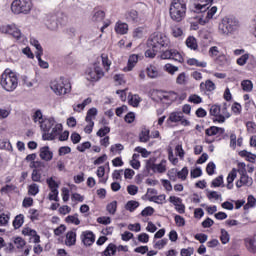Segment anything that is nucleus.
<instances>
[{"mask_svg":"<svg viewBox=\"0 0 256 256\" xmlns=\"http://www.w3.org/2000/svg\"><path fill=\"white\" fill-rule=\"evenodd\" d=\"M199 3L194 4V12L195 13H206V18H199V25H206L209 23V19H213L215 13H217V6H213L211 9V5L213 4V0H198ZM207 11V12H206Z\"/></svg>","mask_w":256,"mask_h":256,"instance_id":"obj_1","label":"nucleus"},{"mask_svg":"<svg viewBox=\"0 0 256 256\" xmlns=\"http://www.w3.org/2000/svg\"><path fill=\"white\" fill-rule=\"evenodd\" d=\"M0 85L4 91L11 93L17 89L19 85V78L15 72H12L11 69L6 68L1 74Z\"/></svg>","mask_w":256,"mask_h":256,"instance_id":"obj_2","label":"nucleus"},{"mask_svg":"<svg viewBox=\"0 0 256 256\" xmlns=\"http://www.w3.org/2000/svg\"><path fill=\"white\" fill-rule=\"evenodd\" d=\"M169 13L172 21L181 23L187 15V4L183 0H172Z\"/></svg>","mask_w":256,"mask_h":256,"instance_id":"obj_3","label":"nucleus"},{"mask_svg":"<svg viewBox=\"0 0 256 256\" xmlns=\"http://www.w3.org/2000/svg\"><path fill=\"white\" fill-rule=\"evenodd\" d=\"M169 43V38H167L165 34L161 32H155L149 37L147 46L160 51V49H163V47H169Z\"/></svg>","mask_w":256,"mask_h":256,"instance_id":"obj_4","label":"nucleus"},{"mask_svg":"<svg viewBox=\"0 0 256 256\" xmlns=\"http://www.w3.org/2000/svg\"><path fill=\"white\" fill-rule=\"evenodd\" d=\"M33 9L31 0H14L11 4V11L14 15H29Z\"/></svg>","mask_w":256,"mask_h":256,"instance_id":"obj_5","label":"nucleus"},{"mask_svg":"<svg viewBox=\"0 0 256 256\" xmlns=\"http://www.w3.org/2000/svg\"><path fill=\"white\" fill-rule=\"evenodd\" d=\"M239 28V20L235 17L226 16L219 24V31L222 35H231Z\"/></svg>","mask_w":256,"mask_h":256,"instance_id":"obj_6","label":"nucleus"},{"mask_svg":"<svg viewBox=\"0 0 256 256\" xmlns=\"http://www.w3.org/2000/svg\"><path fill=\"white\" fill-rule=\"evenodd\" d=\"M52 91L56 95H67V93H71V82L69 80L61 77L59 80H54L50 85Z\"/></svg>","mask_w":256,"mask_h":256,"instance_id":"obj_7","label":"nucleus"},{"mask_svg":"<svg viewBox=\"0 0 256 256\" xmlns=\"http://www.w3.org/2000/svg\"><path fill=\"white\" fill-rule=\"evenodd\" d=\"M88 81L97 82L105 77V72L101 66L94 65V68H88L86 70Z\"/></svg>","mask_w":256,"mask_h":256,"instance_id":"obj_8","label":"nucleus"},{"mask_svg":"<svg viewBox=\"0 0 256 256\" xmlns=\"http://www.w3.org/2000/svg\"><path fill=\"white\" fill-rule=\"evenodd\" d=\"M46 183L51 191L48 199L50 201H59V185L57 184V181H55L53 177H50L46 180Z\"/></svg>","mask_w":256,"mask_h":256,"instance_id":"obj_9","label":"nucleus"},{"mask_svg":"<svg viewBox=\"0 0 256 256\" xmlns=\"http://www.w3.org/2000/svg\"><path fill=\"white\" fill-rule=\"evenodd\" d=\"M161 59H172V61H176L177 63H183L185 59L183 55L179 53L176 49L166 50L161 54Z\"/></svg>","mask_w":256,"mask_h":256,"instance_id":"obj_10","label":"nucleus"},{"mask_svg":"<svg viewBox=\"0 0 256 256\" xmlns=\"http://www.w3.org/2000/svg\"><path fill=\"white\" fill-rule=\"evenodd\" d=\"M0 31L2 33H7L8 35H12V37H14V39H17V41H19V39H21V37H23L21 30L13 24L1 26Z\"/></svg>","mask_w":256,"mask_h":256,"instance_id":"obj_11","label":"nucleus"},{"mask_svg":"<svg viewBox=\"0 0 256 256\" xmlns=\"http://www.w3.org/2000/svg\"><path fill=\"white\" fill-rule=\"evenodd\" d=\"M239 173L241 176H240V179L236 182V187L238 189H241V187H243L244 185L246 187H251V185H253V178L247 175L246 170H239Z\"/></svg>","mask_w":256,"mask_h":256,"instance_id":"obj_12","label":"nucleus"},{"mask_svg":"<svg viewBox=\"0 0 256 256\" xmlns=\"http://www.w3.org/2000/svg\"><path fill=\"white\" fill-rule=\"evenodd\" d=\"M81 240L86 247H91L95 243V234L92 231H84L81 234Z\"/></svg>","mask_w":256,"mask_h":256,"instance_id":"obj_13","label":"nucleus"},{"mask_svg":"<svg viewBox=\"0 0 256 256\" xmlns=\"http://www.w3.org/2000/svg\"><path fill=\"white\" fill-rule=\"evenodd\" d=\"M46 27L50 29V31H57L59 28V20L56 14L48 15L46 20Z\"/></svg>","mask_w":256,"mask_h":256,"instance_id":"obj_14","label":"nucleus"},{"mask_svg":"<svg viewBox=\"0 0 256 256\" xmlns=\"http://www.w3.org/2000/svg\"><path fill=\"white\" fill-rule=\"evenodd\" d=\"M55 127V118H46L40 121V128L44 133H50L51 129Z\"/></svg>","mask_w":256,"mask_h":256,"instance_id":"obj_15","label":"nucleus"},{"mask_svg":"<svg viewBox=\"0 0 256 256\" xmlns=\"http://www.w3.org/2000/svg\"><path fill=\"white\" fill-rule=\"evenodd\" d=\"M63 130V125L57 124L55 127L52 128V131L50 133H44L42 135V139L44 141H53L55 139V135L59 133V131Z\"/></svg>","mask_w":256,"mask_h":256,"instance_id":"obj_16","label":"nucleus"},{"mask_svg":"<svg viewBox=\"0 0 256 256\" xmlns=\"http://www.w3.org/2000/svg\"><path fill=\"white\" fill-rule=\"evenodd\" d=\"M218 133L219 135H223V133H225V128L210 126L205 130L206 137H215V135H218Z\"/></svg>","mask_w":256,"mask_h":256,"instance_id":"obj_17","label":"nucleus"},{"mask_svg":"<svg viewBox=\"0 0 256 256\" xmlns=\"http://www.w3.org/2000/svg\"><path fill=\"white\" fill-rule=\"evenodd\" d=\"M143 58V56H139L137 54H132L129 56L127 67L124 68V71H133L135 65H137L139 59Z\"/></svg>","mask_w":256,"mask_h":256,"instance_id":"obj_18","label":"nucleus"},{"mask_svg":"<svg viewBox=\"0 0 256 256\" xmlns=\"http://www.w3.org/2000/svg\"><path fill=\"white\" fill-rule=\"evenodd\" d=\"M40 159L43 161H51L53 153L49 150V146H44L40 149Z\"/></svg>","mask_w":256,"mask_h":256,"instance_id":"obj_19","label":"nucleus"},{"mask_svg":"<svg viewBox=\"0 0 256 256\" xmlns=\"http://www.w3.org/2000/svg\"><path fill=\"white\" fill-rule=\"evenodd\" d=\"M115 31L118 35H127L129 31V25H127V23L118 21L115 25Z\"/></svg>","mask_w":256,"mask_h":256,"instance_id":"obj_20","label":"nucleus"},{"mask_svg":"<svg viewBox=\"0 0 256 256\" xmlns=\"http://www.w3.org/2000/svg\"><path fill=\"white\" fill-rule=\"evenodd\" d=\"M183 112H172L170 113L166 123L169 125L170 123H179L181 119H183Z\"/></svg>","mask_w":256,"mask_h":256,"instance_id":"obj_21","label":"nucleus"},{"mask_svg":"<svg viewBox=\"0 0 256 256\" xmlns=\"http://www.w3.org/2000/svg\"><path fill=\"white\" fill-rule=\"evenodd\" d=\"M245 247L249 253H256V239L246 238L244 239Z\"/></svg>","mask_w":256,"mask_h":256,"instance_id":"obj_22","label":"nucleus"},{"mask_svg":"<svg viewBox=\"0 0 256 256\" xmlns=\"http://www.w3.org/2000/svg\"><path fill=\"white\" fill-rule=\"evenodd\" d=\"M65 243L68 247H72V245H75V243H77V233L73 231L67 232Z\"/></svg>","mask_w":256,"mask_h":256,"instance_id":"obj_23","label":"nucleus"},{"mask_svg":"<svg viewBox=\"0 0 256 256\" xmlns=\"http://www.w3.org/2000/svg\"><path fill=\"white\" fill-rule=\"evenodd\" d=\"M146 74L149 79H157L159 77V70L154 65H150L146 68Z\"/></svg>","mask_w":256,"mask_h":256,"instance_id":"obj_24","label":"nucleus"},{"mask_svg":"<svg viewBox=\"0 0 256 256\" xmlns=\"http://www.w3.org/2000/svg\"><path fill=\"white\" fill-rule=\"evenodd\" d=\"M126 19L130 23H137L139 21V12L137 10H130L126 13Z\"/></svg>","mask_w":256,"mask_h":256,"instance_id":"obj_25","label":"nucleus"},{"mask_svg":"<svg viewBox=\"0 0 256 256\" xmlns=\"http://www.w3.org/2000/svg\"><path fill=\"white\" fill-rule=\"evenodd\" d=\"M117 253V245L110 243L102 252V256H114Z\"/></svg>","mask_w":256,"mask_h":256,"instance_id":"obj_26","label":"nucleus"},{"mask_svg":"<svg viewBox=\"0 0 256 256\" xmlns=\"http://www.w3.org/2000/svg\"><path fill=\"white\" fill-rule=\"evenodd\" d=\"M23 223H25V216L23 214L17 215L13 220L14 229H21L23 227Z\"/></svg>","mask_w":256,"mask_h":256,"instance_id":"obj_27","label":"nucleus"},{"mask_svg":"<svg viewBox=\"0 0 256 256\" xmlns=\"http://www.w3.org/2000/svg\"><path fill=\"white\" fill-rule=\"evenodd\" d=\"M156 161H157V158H155V157H152L146 161L145 167H146V171L148 174L151 173V171H153V173H155V167H156L155 162Z\"/></svg>","mask_w":256,"mask_h":256,"instance_id":"obj_28","label":"nucleus"},{"mask_svg":"<svg viewBox=\"0 0 256 256\" xmlns=\"http://www.w3.org/2000/svg\"><path fill=\"white\" fill-rule=\"evenodd\" d=\"M186 45L189 49H192L193 51H197V48L199 47V45H197V39H195V37L193 36H189L186 39Z\"/></svg>","mask_w":256,"mask_h":256,"instance_id":"obj_29","label":"nucleus"},{"mask_svg":"<svg viewBox=\"0 0 256 256\" xmlns=\"http://www.w3.org/2000/svg\"><path fill=\"white\" fill-rule=\"evenodd\" d=\"M151 139L149 129H143L139 134L140 143H147Z\"/></svg>","mask_w":256,"mask_h":256,"instance_id":"obj_30","label":"nucleus"},{"mask_svg":"<svg viewBox=\"0 0 256 256\" xmlns=\"http://www.w3.org/2000/svg\"><path fill=\"white\" fill-rule=\"evenodd\" d=\"M166 196L165 194H160L158 196H151L148 198L149 201L157 203V205H163L165 203Z\"/></svg>","mask_w":256,"mask_h":256,"instance_id":"obj_31","label":"nucleus"},{"mask_svg":"<svg viewBox=\"0 0 256 256\" xmlns=\"http://www.w3.org/2000/svg\"><path fill=\"white\" fill-rule=\"evenodd\" d=\"M66 223H72L73 225H81L79 220V214L69 215L65 218Z\"/></svg>","mask_w":256,"mask_h":256,"instance_id":"obj_32","label":"nucleus"},{"mask_svg":"<svg viewBox=\"0 0 256 256\" xmlns=\"http://www.w3.org/2000/svg\"><path fill=\"white\" fill-rule=\"evenodd\" d=\"M241 87L246 93H251V91H253V82L251 80H243Z\"/></svg>","mask_w":256,"mask_h":256,"instance_id":"obj_33","label":"nucleus"},{"mask_svg":"<svg viewBox=\"0 0 256 256\" xmlns=\"http://www.w3.org/2000/svg\"><path fill=\"white\" fill-rule=\"evenodd\" d=\"M138 207H139V202L135 200H130L125 205L126 211H130V213H133V211H135V209H137Z\"/></svg>","mask_w":256,"mask_h":256,"instance_id":"obj_34","label":"nucleus"},{"mask_svg":"<svg viewBox=\"0 0 256 256\" xmlns=\"http://www.w3.org/2000/svg\"><path fill=\"white\" fill-rule=\"evenodd\" d=\"M200 89H206V91H215V83L211 80H206L200 84Z\"/></svg>","mask_w":256,"mask_h":256,"instance_id":"obj_35","label":"nucleus"},{"mask_svg":"<svg viewBox=\"0 0 256 256\" xmlns=\"http://www.w3.org/2000/svg\"><path fill=\"white\" fill-rule=\"evenodd\" d=\"M97 108H90L87 111L86 117H85V121L86 122H93V117H97Z\"/></svg>","mask_w":256,"mask_h":256,"instance_id":"obj_36","label":"nucleus"},{"mask_svg":"<svg viewBox=\"0 0 256 256\" xmlns=\"http://www.w3.org/2000/svg\"><path fill=\"white\" fill-rule=\"evenodd\" d=\"M187 64L195 67H207V62H199V60L195 58L188 59Z\"/></svg>","mask_w":256,"mask_h":256,"instance_id":"obj_37","label":"nucleus"},{"mask_svg":"<svg viewBox=\"0 0 256 256\" xmlns=\"http://www.w3.org/2000/svg\"><path fill=\"white\" fill-rule=\"evenodd\" d=\"M230 239L231 237L229 236V232H227L225 229H221L220 241L222 245H227Z\"/></svg>","mask_w":256,"mask_h":256,"instance_id":"obj_38","label":"nucleus"},{"mask_svg":"<svg viewBox=\"0 0 256 256\" xmlns=\"http://www.w3.org/2000/svg\"><path fill=\"white\" fill-rule=\"evenodd\" d=\"M256 205V199L253 195H249L247 198V203L244 205V211H247L248 209H251V207H255Z\"/></svg>","mask_w":256,"mask_h":256,"instance_id":"obj_39","label":"nucleus"},{"mask_svg":"<svg viewBox=\"0 0 256 256\" xmlns=\"http://www.w3.org/2000/svg\"><path fill=\"white\" fill-rule=\"evenodd\" d=\"M31 45H33V47H35V49L37 50L36 55H43V47L41 46V44L39 43V40L37 39H32L30 40Z\"/></svg>","mask_w":256,"mask_h":256,"instance_id":"obj_40","label":"nucleus"},{"mask_svg":"<svg viewBox=\"0 0 256 256\" xmlns=\"http://www.w3.org/2000/svg\"><path fill=\"white\" fill-rule=\"evenodd\" d=\"M103 19H105V11L103 10H97L92 17V21L96 22L103 21Z\"/></svg>","mask_w":256,"mask_h":256,"instance_id":"obj_41","label":"nucleus"},{"mask_svg":"<svg viewBox=\"0 0 256 256\" xmlns=\"http://www.w3.org/2000/svg\"><path fill=\"white\" fill-rule=\"evenodd\" d=\"M179 98V95H177L176 92L170 91L167 93V95H163L162 99H165V101H177Z\"/></svg>","mask_w":256,"mask_h":256,"instance_id":"obj_42","label":"nucleus"},{"mask_svg":"<svg viewBox=\"0 0 256 256\" xmlns=\"http://www.w3.org/2000/svg\"><path fill=\"white\" fill-rule=\"evenodd\" d=\"M106 211H108L110 215H115V213H117V201H112L111 203L107 204Z\"/></svg>","mask_w":256,"mask_h":256,"instance_id":"obj_43","label":"nucleus"},{"mask_svg":"<svg viewBox=\"0 0 256 256\" xmlns=\"http://www.w3.org/2000/svg\"><path fill=\"white\" fill-rule=\"evenodd\" d=\"M134 151L136 153H140L141 157H143L144 159H147V157H149V155H151V152L147 151V149L141 147V146H137Z\"/></svg>","mask_w":256,"mask_h":256,"instance_id":"obj_44","label":"nucleus"},{"mask_svg":"<svg viewBox=\"0 0 256 256\" xmlns=\"http://www.w3.org/2000/svg\"><path fill=\"white\" fill-rule=\"evenodd\" d=\"M101 59H102V65H103L105 71H109V69L111 67V62L109 61V56H107V54H102Z\"/></svg>","mask_w":256,"mask_h":256,"instance_id":"obj_45","label":"nucleus"},{"mask_svg":"<svg viewBox=\"0 0 256 256\" xmlns=\"http://www.w3.org/2000/svg\"><path fill=\"white\" fill-rule=\"evenodd\" d=\"M247 61H249V53H246V54L240 56V57L236 60V63H237V65H239L240 67H243L244 65L247 64Z\"/></svg>","mask_w":256,"mask_h":256,"instance_id":"obj_46","label":"nucleus"},{"mask_svg":"<svg viewBox=\"0 0 256 256\" xmlns=\"http://www.w3.org/2000/svg\"><path fill=\"white\" fill-rule=\"evenodd\" d=\"M189 175V168L184 167L181 171H177V177L178 179H181L182 181H185L187 179V176Z\"/></svg>","mask_w":256,"mask_h":256,"instance_id":"obj_47","label":"nucleus"},{"mask_svg":"<svg viewBox=\"0 0 256 256\" xmlns=\"http://www.w3.org/2000/svg\"><path fill=\"white\" fill-rule=\"evenodd\" d=\"M153 213H155V209L151 206H147L146 208H144L140 215L142 217H151V215H153Z\"/></svg>","mask_w":256,"mask_h":256,"instance_id":"obj_48","label":"nucleus"},{"mask_svg":"<svg viewBox=\"0 0 256 256\" xmlns=\"http://www.w3.org/2000/svg\"><path fill=\"white\" fill-rule=\"evenodd\" d=\"M165 163H167V160H162L161 163L156 164L155 167V173H165L167 171V166H165Z\"/></svg>","mask_w":256,"mask_h":256,"instance_id":"obj_49","label":"nucleus"},{"mask_svg":"<svg viewBox=\"0 0 256 256\" xmlns=\"http://www.w3.org/2000/svg\"><path fill=\"white\" fill-rule=\"evenodd\" d=\"M9 219H11L9 214H5V213L0 214V227L7 226L9 224Z\"/></svg>","mask_w":256,"mask_h":256,"instance_id":"obj_50","label":"nucleus"},{"mask_svg":"<svg viewBox=\"0 0 256 256\" xmlns=\"http://www.w3.org/2000/svg\"><path fill=\"white\" fill-rule=\"evenodd\" d=\"M189 103H194L195 105H199V103H203V99L197 95V94H192L188 98Z\"/></svg>","mask_w":256,"mask_h":256,"instance_id":"obj_51","label":"nucleus"},{"mask_svg":"<svg viewBox=\"0 0 256 256\" xmlns=\"http://www.w3.org/2000/svg\"><path fill=\"white\" fill-rule=\"evenodd\" d=\"M164 69L170 75H175V73H177V71H179V67L173 66L172 64H169V63L164 66Z\"/></svg>","mask_w":256,"mask_h":256,"instance_id":"obj_52","label":"nucleus"},{"mask_svg":"<svg viewBox=\"0 0 256 256\" xmlns=\"http://www.w3.org/2000/svg\"><path fill=\"white\" fill-rule=\"evenodd\" d=\"M157 53H159V50L151 47L145 51V57H148L149 59H155Z\"/></svg>","mask_w":256,"mask_h":256,"instance_id":"obj_53","label":"nucleus"},{"mask_svg":"<svg viewBox=\"0 0 256 256\" xmlns=\"http://www.w3.org/2000/svg\"><path fill=\"white\" fill-rule=\"evenodd\" d=\"M32 181L35 183H41V170L34 169L32 171Z\"/></svg>","mask_w":256,"mask_h":256,"instance_id":"obj_54","label":"nucleus"},{"mask_svg":"<svg viewBox=\"0 0 256 256\" xmlns=\"http://www.w3.org/2000/svg\"><path fill=\"white\" fill-rule=\"evenodd\" d=\"M108 133H111V128L109 126H104L97 131L96 135L97 137H105Z\"/></svg>","mask_w":256,"mask_h":256,"instance_id":"obj_55","label":"nucleus"},{"mask_svg":"<svg viewBox=\"0 0 256 256\" xmlns=\"http://www.w3.org/2000/svg\"><path fill=\"white\" fill-rule=\"evenodd\" d=\"M28 193L29 195H32L33 197H35V195H37L39 193V185L33 183L28 187Z\"/></svg>","mask_w":256,"mask_h":256,"instance_id":"obj_56","label":"nucleus"},{"mask_svg":"<svg viewBox=\"0 0 256 256\" xmlns=\"http://www.w3.org/2000/svg\"><path fill=\"white\" fill-rule=\"evenodd\" d=\"M219 113H221V106H219L217 104L212 105L210 108V115L212 117H215V116L219 115Z\"/></svg>","mask_w":256,"mask_h":256,"instance_id":"obj_57","label":"nucleus"},{"mask_svg":"<svg viewBox=\"0 0 256 256\" xmlns=\"http://www.w3.org/2000/svg\"><path fill=\"white\" fill-rule=\"evenodd\" d=\"M215 169H217L215 162H209L206 166V173H208V175H214Z\"/></svg>","mask_w":256,"mask_h":256,"instance_id":"obj_58","label":"nucleus"},{"mask_svg":"<svg viewBox=\"0 0 256 256\" xmlns=\"http://www.w3.org/2000/svg\"><path fill=\"white\" fill-rule=\"evenodd\" d=\"M86 149H91V142L86 141L83 142L80 146H77V151H79L80 153H85Z\"/></svg>","mask_w":256,"mask_h":256,"instance_id":"obj_59","label":"nucleus"},{"mask_svg":"<svg viewBox=\"0 0 256 256\" xmlns=\"http://www.w3.org/2000/svg\"><path fill=\"white\" fill-rule=\"evenodd\" d=\"M168 241L169 240L167 238L157 241L154 244V249H159V250L163 249V247H165V245H167Z\"/></svg>","mask_w":256,"mask_h":256,"instance_id":"obj_60","label":"nucleus"},{"mask_svg":"<svg viewBox=\"0 0 256 256\" xmlns=\"http://www.w3.org/2000/svg\"><path fill=\"white\" fill-rule=\"evenodd\" d=\"M174 221H175L177 227H185V218H183V216L176 215L174 217Z\"/></svg>","mask_w":256,"mask_h":256,"instance_id":"obj_61","label":"nucleus"},{"mask_svg":"<svg viewBox=\"0 0 256 256\" xmlns=\"http://www.w3.org/2000/svg\"><path fill=\"white\" fill-rule=\"evenodd\" d=\"M209 236H207V234H203V233H198L194 236V239H196V241H199V243H206L207 239Z\"/></svg>","mask_w":256,"mask_h":256,"instance_id":"obj_62","label":"nucleus"},{"mask_svg":"<svg viewBox=\"0 0 256 256\" xmlns=\"http://www.w3.org/2000/svg\"><path fill=\"white\" fill-rule=\"evenodd\" d=\"M221 185H223V175L218 176L211 183V187H221Z\"/></svg>","mask_w":256,"mask_h":256,"instance_id":"obj_63","label":"nucleus"},{"mask_svg":"<svg viewBox=\"0 0 256 256\" xmlns=\"http://www.w3.org/2000/svg\"><path fill=\"white\" fill-rule=\"evenodd\" d=\"M193 253H194V250L191 247L183 248L180 251L181 256H191V255H193Z\"/></svg>","mask_w":256,"mask_h":256,"instance_id":"obj_64","label":"nucleus"}]
</instances>
